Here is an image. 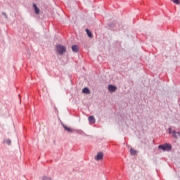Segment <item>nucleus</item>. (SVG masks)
Here are the masks:
<instances>
[{"label":"nucleus","instance_id":"obj_1","mask_svg":"<svg viewBox=\"0 0 180 180\" xmlns=\"http://www.w3.org/2000/svg\"><path fill=\"white\" fill-rule=\"evenodd\" d=\"M158 148L159 150H162V151H171V150H172V145L169 143H165L159 145Z\"/></svg>","mask_w":180,"mask_h":180},{"label":"nucleus","instance_id":"obj_2","mask_svg":"<svg viewBox=\"0 0 180 180\" xmlns=\"http://www.w3.org/2000/svg\"><path fill=\"white\" fill-rule=\"evenodd\" d=\"M56 51L58 54L63 56L67 51V48L61 44H58L56 46Z\"/></svg>","mask_w":180,"mask_h":180},{"label":"nucleus","instance_id":"obj_3","mask_svg":"<svg viewBox=\"0 0 180 180\" xmlns=\"http://www.w3.org/2000/svg\"><path fill=\"white\" fill-rule=\"evenodd\" d=\"M108 89L109 92H111V93L116 92V91H117V86L113 84H108Z\"/></svg>","mask_w":180,"mask_h":180},{"label":"nucleus","instance_id":"obj_4","mask_svg":"<svg viewBox=\"0 0 180 180\" xmlns=\"http://www.w3.org/2000/svg\"><path fill=\"white\" fill-rule=\"evenodd\" d=\"M61 125L63 127V129L68 133H74L75 129H73L72 128L67 127L65 124H64V123H61Z\"/></svg>","mask_w":180,"mask_h":180},{"label":"nucleus","instance_id":"obj_5","mask_svg":"<svg viewBox=\"0 0 180 180\" xmlns=\"http://www.w3.org/2000/svg\"><path fill=\"white\" fill-rule=\"evenodd\" d=\"M95 160H96V161H101V160H103V153L98 152L95 156Z\"/></svg>","mask_w":180,"mask_h":180},{"label":"nucleus","instance_id":"obj_6","mask_svg":"<svg viewBox=\"0 0 180 180\" xmlns=\"http://www.w3.org/2000/svg\"><path fill=\"white\" fill-rule=\"evenodd\" d=\"M33 8H34V13L36 15H39V13H40V8H39V7H37V4H36L35 3L33 4L32 5Z\"/></svg>","mask_w":180,"mask_h":180},{"label":"nucleus","instance_id":"obj_7","mask_svg":"<svg viewBox=\"0 0 180 180\" xmlns=\"http://www.w3.org/2000/svg\"><path fill=\"white\" fill-rule=\"evenodd\" d=\"M72 51H73V53H78V51H79V47L78 45H72Z\"/></svg>","mask_w":180,"mask_h":180},{"label":"nucleus","instance_id":"obj_8","mask_svg":"<svg viewBox=\"0 0 180 180\" xmlns=\"http://www.w3.org/2000/svg\"><path fill=\"white\" fill-rule=\"evenodd\" d=\"M88 119L89 123L91 124H94V123L96 122V120H95V117H94V115H90Z\"/></svg>","mask_w":180,"mask_h":180},{"label":"nucleus","instance_id":"obj_9","mask_svg":"<svg viewBox=\"0 0 180 180\" xmlns=\"http://www.w3.org/2000/svg\"><path fill=\"white\" fill-rule=\"evenodd\" d=\"M82 92H83V94H86V95H89V94H91V90H89L88 87H84L82 89Z\"/></svg>","mask_w":180,"mask_h":180},{"label":"nucleus","instance_id":"obj_10","mask_svg":"<svg viewBox=\"0 0 180 180\" xmlns=\"http://www.w3.org/2000/svg\"><path fill=\"white\" fill-rule=\"evenodd\" d=\"M86 32L88 37H90L91 39H92L94 37V34H92V32H91V30L86 29Z\"/></svg>","mask_w":180,"mask_h":180},{"label":"nucleus","instance_id":"obj_11","mask_svg":"<svg viewBox=\"0 0 180 180\" xmlns=\"http://www.w3.org/2000/svg\"><path fill=\"white\" fill-rule=\"evenodd\" d=\"M107 25L108 26L109 28L113 29L116 26V24L114 22H108Z\"/></svg>","mask_w":180,"mask_h":180},{"label":"nucleus","instance_id":"obj_12","mask_svg":"<svg viewBox=\"0 0 180 180\" xmlns=\"http://www.w3.org/2000/svg\"><path fill=\"white\" fill-rule=\"evenodd\" d=\"M172 133V137H173V139H176L177 140V139H178V134H177L176 131V130H173Z\"/></svg>","mask_w":180,"mask_h":180},{"label":"nucleus","instance_id":"obj_13","mask_svg":"<svg viewBox=\"0 0 180 180\" xmlns=\"http://www.w3.org/2000/svg\"><path fill=\"white\" fill-rule=\"evenodd\" d=\"M4 143H6L8 146H11V144H12V141L9 139H6L4 140Z\"/></svg>","mask_w":180,"mask_h":180},{"label":"nucleus","instance_id":"obj_14","mask_svg":"<svg viewBox=\"0 0 180 180\" xmlns=\"http://www.w3.org/2000/svg\"><path fill=\"white\" fill-rule=\"evenodd\" d=\"M130 153H131V155H137V150H136L133 148H131Z\"/></svg>","mask_w":180,"mask_h":180},{"label":"nucleus","instance_id":"obj_15","mask_svg":"<svg viewBox=\"0 0 180 180\" xmlns=\"http://www.w3.org/2000/svg\"><path fill=\"white\" fill-rule=\"evenodd\" d=\"M74 133H77V134H81V135L84 134V131H82L81 129H79V130L75 129Z\"/></svg>","mask_w":180,"mask_h":180},{"label":"nucleus","instance_id":"obj_16","mask_svg":"<svg viewBox=\"0 0 180 180\" xmlns=\"http://www.w3.org/2000/svg\"><path fill=\"white\" fill-rule=\"evenodd\" d=\"M173 4H176V5L180 4V0H171Z\"/></svg>","mask_w":180,"mask_h":180},{"label":"nucleus","instance_id":"obj_17","mask_svg":"<svg viewBox=\"0 0 180 180\" xmlns=\"http://www.w3.org/2000/svg\"><path fill=\"white\" fill-rule=\"evenodd\" d=\"M168 131H169V134H172V128L169 127L168 129Z\"/></svg>","mask_w":180,"mask_h":180},{"label":"nucleus","instance_id":"obj_18","mask_svg":"<svg viewBox=\"0 0 180 180\" xmlns=\"http://www.w3.org/2000/svg\"><path fill=\"white\" fill-rule=\"evenodd\" d=\"M2 15L5 16L6 19H8V15H6V13L2 12Z\"/></svg>","mask_w":180,"mask_h":180},{"label":"nucleus","instance_id":"obj_19","mask_svg":"<svg viewBox=\"0 0 180 180\" xmlns=\"http://www.w3.org/2000/svg\"><path fill=\"white\" fill-rule=\"evenodd\" d=\"M177 136H179V137L180 138V131H177Z\"/></svg>","mask_w":180,"mask_h":180},{"label":"nucleus","instance_id":"obj_20","mask_svg":"<svg viewBox=\"0 0 180 180\" xmlns=\"http://www.w3.org/2000/svg\"><path fill=\"white\" fill-rule=\"evenodd\" d=\"M55 110H56V112H58V110H57V108H56V107H55Z\"/></svg>","mask_w":180,"mask_h":180}]
</instances>
